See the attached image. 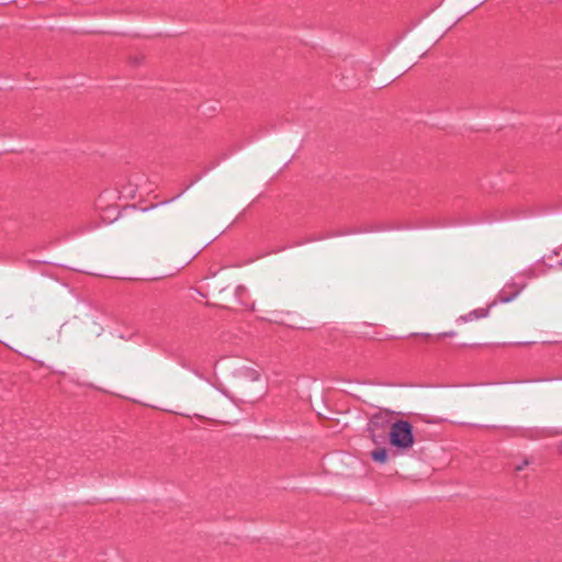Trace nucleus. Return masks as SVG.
I'll return each mask as SVG.
<instances>
[{
  "label": "nucleus",
  "instance_id": "nucleus-1",
  "mask_svg": "<svg viewBox=\"0 0 562 562\" xmlns=\"http://www.w3.org/2000/svg\"><path fill=\"white\" fill-rule=\"evenodd\" d=\"M147 225L148 237L155 246L160 248L177 245L187 233L181 212L173 207L150 214Z\"/></svg>",
  "mask_w": 562,
  "mask_h": 562
},
{
  "label": "nucleus",
  "instance_id": "nucleus-2",
  "mask_svg": "<svg viewBox=\"0 0 562 562\" xmlns=\"http://www.w3.org/2000/svg\"><path fill=\"white\" fill-rule=\"evenodd\" d=\"M24 344L40 356L53 353L61 341V326L37 325L24 339Z\"/></svg>",
  "mask_w": 562,
  "mask_h": 562
},
{
  "label": "nucleus",
  "instance_id": "nucleus-3",
  "mask_svg": "<svg viewBox=\"0 0 562 562\" xmlns=\"http://www.w3.org/2000/svg\"><path fill=\"white\" fill-rule=\"evenodd\" d=\"M390 442L392 446L407 450L414 445L413 427L406 420H398L391 426Z\"/></svg>",
  "mask_w": 562,
  "mask_h": 562
},
{
  "label": "nucleus",
  "instance_id": "nucleus-4",
  "mask_svg": "<svg viewBox=\"0 0 562 562\" xmlns=\"http://www.w3.org/2000/svg\"><path fill=\"white\" fill-rule=\"evenodd\" d=\"M177 400L186 404H195L203 412L209 414H214L220 409V398L214 394H203L199 398L194 400L186 396H178Z\"/></svg>",
  "mask_w": 562,
  "mask_h": 562
},
{
  "label": "nucleus",
  "instance_id": "nucleus-5",
  "mask_svg": "<svg viewBox=\"0 0 562 562\" xmlns=\"http://www.w3.org/2000/svg\"><path fill=\"white\" fill-rule=\"evenodd\" d=\"M371 456L376 462L385 463L387 461V451L383 448L372 451Z\"/></svg>",
  "mask_w": 562,
  "mask_h": 562
},
{
  "label": "nucleus",
  "instance_id": "nucleus-6",
  "mask_svg": "<svg viewBox=\"0 0 562 562\" xmlns=\"http://www.w3.org/2000/svg\"><path fill=\"white\" fill-rule=\"evenodd\" d=\"M376 419H378V415H375L374 418L372 419L371 426H374L376 424V422H375Z\"/></svg>",
  "mask_w": 562,
  "mask_h": 562
},
{
  "label": "nucleus",
  "instance_id": "nucleus-7",
  "mask_svg": "<svg viewBox=\"0 0 562 562\" xmlns=\"http://www.w3.org/2000/svg\"><path fill=\"white\" fill-rule=\"evenodd\" d=\"M453 335H454V333H449V334L445 333V334H441L440 336H453Z\"/></svg>",
  "mask_w": 562,
  "mask_h": 562
}]
</instances>
